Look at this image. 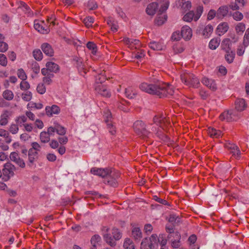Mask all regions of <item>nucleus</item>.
<instances>
[{
  "instance_id": "1",
  "label": "nucleus",
  "mask_w": 249,
  "mask_h": 249,
  "mask_svg": "<svg viewBox=\"0 0 249 249\" xmlns=\"http://www.w3.org/2000/svg\"><path fill=\"white\" fill-rule=\"evenodd\" d=\"M140 89L148 93L157 95L160 98L171 96L175 92L173 86L157 80L150 84L142 83L140 85Z\"/></svg>"
},
{
  "instance_id": "2",
  "label": "nucleus",
  "mask_w": 249,
  "mask_h": 249,
  "mask_svg": "<svg viewBox=\"0 0 249 249\" xmlns=\"http://www.w3.org/2000/svg\"><path fill=\"white\" fill-rule=\"evenodd\" d=\"M153 122L156 125L160 124V127L157 129L156 125L152 126V131L155 132L157 136L162 139L164 137L162 132L163 126L170 123L169 118L165 117L163 114L156 115L153 118Z\"/></svg>"
},
{
  "instance_id": "3",
  "label": "nucleus",
  "mask_w": 249,
  "mask_h": 249,
  "mask_svg": "<svg viewBox=\"0 0 249 249\" xmlns=\"http://www.w3.org/2000/svg\"><path fill=\"white\" fill-rule=\"evenodd\" d=\"M109 228L104 227L102 229L103 236L105 241L111 247H114L116 245L115 240H118L122 237V233L119 230L116 228H113L112 234L113 238L111 237V235L108 233Z\"/></svg>"
},
{
  "instance_id": "4",
  "label": "nucleus",
  "mask_w": 249,
  "mask_h": 249,
  "mask_svg": "<svg viewBox=\"0 0 249 249\" xmlns=\"http://www.w3.org/2000/svg\"><path fill=\"white\" fill-rule=\"evenodd\" d=\"M182 83L189 87L198 88L200 84L198 78L194 74L184 72L180 75Z\"/></svg>"
},
{
  "instance_id": "5",
  "label": "nucleus",
  "mask_w": 249,
  "mask_h": 249,
  "mask_svg": "<svg viewBox=\"0 0 249 249\" xmlns=\"http://www.w3.org/2000/svg\"><path fill=\"white\" fill-rule=\"evenodd\" d=\"M32 148L28 151V165L32 167L36 165L35 162L38 158V152L40 151L41 146L36 142L31 143Z\"/></svg>"
},
{
  "instance_id": "6",
  "label": "nucleus",
  "mask_w": 249,
  "mask_h": 249,
  "mask_svg": "<svg viewBox=\"0 0 249 249\" xmlns=\"http://www.w3.org/2000/svg\"><path fill=\"white\" fill-rule=\"evenodd\" d=\"M133 128L135 132L143 138H148L151 132L146 129L145 124L141 120H137L133 124Z\"/></svg>"
},
{
  "instance_id": "7",
  "label": "nucleus",
  "mask_w": 249,
  "mask_h": 249,
  "mask_svg": "<svg viewBox=\"0 0 249 249\" xmlns=\"http://www.w3.org/2000/svg\"><path fill=\"white\" fill-rule=\"evenodd\" d=\"M241 111L234 108V109L224 111L220 115L219 118L221 121L226 120L227 122L236 121L240 118L241 116Z\"/></svg>"
},
{
  "instance_id": "8",
  "label": "nucleus",
  "mask_w": 249,
  "mask_h": 249,
  "mask_svg": "<svg viewBox=\"0 0 249 249\" xmlns=\"http://www.w3.org/2000/svg\"><path fill=\"white\" fill-rule=\"evenodd\" d=\"M16 170V167L11 163L8 162L4 164L2 169V173L5 181H7L14 175V172Z\"/></svg>"
},
{
  "instance_id": "9",
  "label": "nucleus",
  "mask_w": 249,
  "mask_h": 249,
  "mask_svg": "<svg viewBox=\"0 0 249 249\" xmlns=\"http://www.w3.org/2000/svg\"><path fill=\"white\" fill-rule=\"evenodd\" d=\"M157 243V235L153 234L149 238L143 239L141 245V249H151L153 245Z\"/></svg>"
},
{
  "instance_id": "10",
  "label": "nucleus",
  "mask_w": 249,
  "mask_h": 249,
  "mask_svg": "<svg viewBox=\"0 0 249 249\" xmlns=\"http://www.w3.org/2000/svg\"><path fill=\"white\" fill-rule=\"evenodd\" d=\"M213 27L210 24L206 26L201 25L196 30L197 34L201 35L203 37L209 38L213 32Z\"/></svg>"
},
{
  "instance_id": "11",
  "label": "nucleus",
  "mask_w": 249,
  "mask_h": 249,
  "mask_svg": "<svg viewBox=\"0 0 249 249\" xmlns=\"http://www.w3.org/2000/svg\"><path fill=\"white\" fill-rule=\"evenodd\" d=\"M95 90L102 96L109 97L111 96V93L108 89V88L106 85H103L102 84L97 83L95 84Z\"/></svg>"
},
{
  "instance_id": "12",
  "label": "nucleus",
  "mask_w": 249,
  "mask_h": 249,
  "mask_svg": "<svg viewBox=\"0 0 249 249\" xmlns=\"http://www.w3.org/2000/svg\"><path fill=\"white\" fill-rule=\"evenodd\" d=\"M10 159L11 160L14 162L19 167L24 168L25 167V163L24 160L19 157L18 154L15 152H12L10 155Z\"/></svg>"
},
{
  "instance_id": "13",
  "label": "nucleus",
  "mask_w": 249,
  "mask_h": 249,
  "mask_svg": "<svg viewBox=\"0 0 249 249\" xmlns=\"http://www.w3.org/2000/svg\"><path fill=\"white\" fill-rule=\"evenodd\" d=\"M11 112L8 110H4L0 115V125L5 126L9 122Z\"/></svg>"
},
{
  "instance_id": "14",
  "label": "nucleus",
  "mask_w": 249,
  "mask_h": 249,
  "mask_svg": "<svg viewBox=\"0 0 249 249\" xmlns=\"http://www.w3.org/2000/svg\"><path fill=\"white\" fill-rule=\"evenodd\" d=\"M226 147L232 154V156L235 158H239L240 157L241 152L239 147L233 143H229L226 144Z\"/></svg>"
},
{
  "instance_id": "15",
  "label": "nucleus",
  "mask_w": 249,
  "mask_h": 249,
  "mask_svg": "<svg viewBox=\"0 0 249 249\" xmlns=\"http://www.w3.org/2000/svg\"><path fill=\"white\" fill-rule=\"evenodd\" d=\"M90 172L93 175H97L102 178H105L109 175V169H102L94 167L91 169Z\"/></svg>"
},
{
  "instance_id": "16",
  "label": "nucleus",
  "mask_w": 249,
  "mask_h": 249,
  "mask_svg": "<svg viewBox=\"0 0 249 249\" xmlns=\"http://www.w3.org/2000/svg\"><path fill=\"white\" fill-rule=\"evenodd\" d=\"M41 73L44 76L42 79L43 83L47 85H50L52 83L54 74L53 73L48 72L47 70H45V68L41 69Z\"/></svg>"
},
{
  "instance_id": "17",
  "label": "nucleus",
  "mask_w": 249,
  "mask_h": 249,
  "mask_svg": "<svg viewBox=\"0 0 249 249\" xmlns=\"http://www.w3.org/2000/svg\"><path fill=\"white\" fill-rule=\"evenodd\" d=\"M201 82L203 85L213 91H215L217 89L216 84L212 79L203 77L201 80Z\"/></svg>"
},
{
  "instance_id": "18",
  "label": "nucleus",
  "mask_w": 249,
  "mask_h": 249,
  "mask_svg": "<svg viewBox=\"0 0 249 249\" xmlns=\"http://www.w3.org/2000/svg\"><path fill=\"white\" fill-rule=\"evenodd\" d=\"M181 36L185 40H190L192 36L191 28L188 26L182 27L181 31Z\"/></svg>"
},
{
  "instance_id": "19",
  "label": "nucleus",
  "mask_w": 249,
  "mask_h": 249,
  "mask_svg": "<svg viewBox=\"0 0 249 249\" xmlns=\"http://www.w3.org/2000/svg\"><path fill=\"white\" fill-rule=\"evenodd\" d=\"M175 236L172 237L173 239H170L171 241V246L173 248L178 249L181 246L180 238L181 235L178 232L174 233Z\"/></svg>"
},
{
  "instance_id": "20",
  "label": "nucleus",
  "mask_w": 249,
  "mask_h": 249,
  "mask_svg": "<svg viewBox=\"0 0 249 249\" xmlns=\"http://www.w3.org/2000/svg\"><path fill=\"white\" fill-rule=\"evenodd\" d=\"M46 68H45V70H47L48 72L56 73L59 71V66L53 62H48L46 64Z\"/></svg>"
},
{
  "instance_id": "21",
  "label": "nucleus",
  "mask_w": 249,
  "mask_h": 249,
  "mask_svg": "<svg viewBox=\"0 0 249 249\" xmlns=\"http://www.w3.org/2000/svg\"><path fill=\"white\" fill-rule=\"evenodd\" d=\"M46 113L48 116H52L53 114H58L60 111V108L56 105L52 107L47 106L45 108Z\"/></svg>"
},
{
  "instance_id": "22",
  "label": "nucleus",
  "mask_w": 249,
  "mask_h": 249,
  "mask_svg": "<svg viewBox=\"0 0 249 249\" xmlns=\"http://www.w3.org/2000/svg\"><path fill=\"white\" fill-rule=\"evenodd\" d=\"M41 48L42 51L47 55L52 56L53 55V50L49 44L47 43H43Z\"/></svg>"
},
{
  "instance_id": "23",
  "label": "nucleus",
  "mask_w": 249,
  "mask_h": 249,
  "mask_svg": "<svg viewBox=\"0 0 249 249\" xmlns=\"http://www.w3.org/2000/svg\"><path fill=\"white\" fill-rule=\"evenodd\" d=\"M158 5L156 2L150 3L147 6L146 9V13L150 16L154 15L158 9Z\"/></svg>"
},
{
  "instance_id": "24",
  "label": "nucleus",
  "mask_w": 249,
  "mask_h": 249,
  "mask_svg": "<svg viewBox=\"0 0 249 249\" xmlns=\"http://www.w3.org/2000/svg\"><path fill=\"white\" fill-rule=\"evenodd\" d=\"M246 107V102L243 99H237L235 102V108L239 111L242 112Z\"/></svg>"
},
{
  "instance_id": "25",
  "label": "nucleus",
  "mask_w": 249,
  "mask_h": 249,
  "mask_svg": "<svg viewBox=\"0 0 249 249\" xmlns=\"http://www.w3.org/2000/svg\"><path fill=\"white\" fill-rule=\"evenodd\" d=\"M149 47L153 50L161 51L164 50L165 46L163 43L156 41L150 42L149 43Z\"/></svg>"
},
{
  "instance_id": "26",
  "label": "nucleus",
  "mask_w": 249,
  "mask_h": 249,
  "mask_svg": "<svg viewBox=\"0 0 249 249\" xmlns=\"http://www.w3.org/2000/svg\"><path fill=\"white\" fill-rule=\"evenodd\" d=\"M228 13V7L227 6L220 7L216 12V17L218 18H222L225 17Z\"/></svg>"
},
{
  "instance_id": "27",
  "label": "nucleus",
  "mask_w": 249,
  "mask_h": 249,
  "mask_svg": "<svg viewBox=\"0 0 249 249\" xmlns=\"http://www.w3.org/2000/svg\"><path fill=\"white\" fill-rule=\"evenodd\" d=\"M132 236L135 240H140L142 238V232L139 227L133 228Z\"/></svg>"
},
{
  "instance_id": "28",
  "label": "nucleus",
  "mask_w": 249,
  "mask_h": 249,
  "mask_svg": "<svg viewBox=\"0 0 249 249\" xmlns=\"http://www.w3.org/2000/svg\"><path fill=\"white\" fill-rule=\"evenodd\" d=\"M34 28L38 32L43 34H47L49 32V29L48 28L44 27L42 24L39 23L37 21H35Z\"/></svg>"
},
{
  "instance_id": "29",
  "label": "nucleus",
  "mask_w": 249,
  "mask_h": 249,
  "mask_svg": "<svg viewBox=\"0 0 249 249\" xmlns=\"http://www.w3.org/2000/svg\"><path fill=\"white\" fill-rule=\"evenodd\" d=\"M208 133L209 135L213 138H217L221 136V132L220 130H216L212 127H209Z\"/></svg>"
},
{
  "instance_id": "30",
  "label": "nucleus",
  "mask_w": 249,
  "mask_h": 249,
  "mask_svg": "<svg viewBox=\"0 0 249 249\" xmlns=\"http://www.w3.org/2000/svg\"><path fill=\"white\" fill-rule=\"evenodd\" d=\"M220 42V39L219 38H213L209 42V48L211 49L215 50L218 47Z\"/></svg>"
},
{
  "instance_id": "31",
  "label": "nucleus",
  "mask_w": 249,
  "mask_h": 249,
  "mask_svg": "<svg viewBox=\"0 0 249 249\" xmlns=\"http://www.w3.org/2000/svg\"><path fill=\"white\" fill-rule=\"evenodd\" d=\"M123 247L124 249H135L133 242L129 238H126L124 241Z\"/></svg>"
},
{
  "instance_id": "32",
  "label": "nucleus",
  "mask_w": 249,
  "mask_h": 249,
  "mask_svg": "<svg viewBox=\"0 0 249 249\" xmlns=\"http://www.w3.org/2000/svg\"><path fill=\"white\" fill-rule=\"evenodd\" d=\"M229 29V26L227 22H223L220 24L217 28L218 32L224 34L227 32Z\"/></svg>"
},
{
  "instance_id": "33",
  "label": "nucleus",
  "mask_w": 249,
  "mask_h": 249,
  "mask_svg": "<svg viewBox=\"0 0 249 249\" xmlns=\"http://www.w3.org/2000/svg\"><path fill=\"white\" fill-rule=\"evenodd\" d=\"M226 52V54L225 55L226 60L229 63H232L235 57V53L231 50Z\"/></svg>"
},
{
  "instance_id": "34",
  "label": "nucleus",
  "mask_w": 249,
  "mask_h": 249,
  "mask_svg": "<svg viewBox=\"0 0 249 249\" xmlns=\"http://www.w3.org/2000/svg\"><path fill=\"white\" fill-rule=\"evenodd\" d=\"M2 96L4 99L8 101H11L14 98V93L11 90L6 89L3 92Z\"/></svg>"
},
{
  "instance_id": "35",
  "label": "nucleus",
  "mask_w": 249,
  "mask_h": 249,
  "mask_svg": "<svg viewBox=\"0 0 249 249\" xmlns=\"http://www.w3.org/2000/svg\"><path fill=\"white\" fill-rule=\"evenodd\" d=\"M230 45V40L228 38L224 39L221 43V47L222 48L223 50H225V52H228L229 51L231 50Z\"/></svg>"
},
{
  "instance_id": "36",
  "label": "nucleus",
  "mask_w": 249,
  "mask_h": 249,
  "mask_svg": "<svg viewBox=\"0 0 249 249\" xmlns=\"http://www.w3.org/2000/svg\"><path fill=\"white\" fill-rule=\"evenodd\" d=\"M196 240V236L195 234L191 235L188 238V241L190 243L191 249H199V247L195 245Z\"/></svg>"
},
{
  "instance_id": "37",
  "label": "nucleus",
  "mask_w": 249,
  "mask_h": 249,
  "mask_svg": "<svg viewBox=\"0 0 249 249\" xmlns=\"http://www.w3.org/2000/svg\"><path fill=\"white\" fill-rule=\"evenodd\" d=\"M50 135L45 131L41 132L40 134V139L42 142L47 143L50 141Z\"/></svg>"
},
{
  "instance_id": "38",
  "label": "nucleus",
  "mask_w": 249,
  "mask_h": 249,
  "mask_svg": "<svg viewBox=\"0 0 249 249\" xmlns=\"http://www.w3.org/2000/svg\"><path fill=\"white\" fill-rule=\"evenodd\" d=\"M27 120V118L26 116L22 115L17 117L15 120L16 123L19 126H24L25 124V123L26 122Z\"/></svg>"
},
{
  "instance_id": "39",
  "label": "nucleus",
  "mask_w": 249,
  "mask_h": 249,
  "mask_svg": "<svg viewBox=\"0 0 249 249\" xmlns=\"http://www.w3.org/2000/svg\"><path fill=\"white\" fill-rule=\"evenodd\" d=\"M160 15H159L155 20V23L158 25H161L163 24L165 21L167 20V16L166 15H161L159 14Z\"/></svg>"
},
{
  "instance_id": "40",
  "label": "nucleus",
  "mask_w": 249,
  "mask_h": 249,
  "mask_svg": "<svg viewBox=\"0 0 249 249\" xmlns=\"http://www.w3.org/2000/svg\"><path fill=\"white\" fill-rule=\"evenodd\" d=\"M107 178L106 180H105V182L106 183L107 182V184L113 186V187H116L117 184V180H116V178H112L110 176V175H107V177H106Z\"/></svg>"
},
{
  "instance_id": "41",
  "label": "nucleus",
  "mask_w": 249,
  "mask_h": 249,
  "mask_svg": "<svg viewBox=\"0 0 249 249\" xmlns=\"http://www.w3.org/2000/svg\"><path fill=\"white\" fill-rule=\"evenodd\" d=\"M124 42L127 44L131 45L132 44L138 45L139 43V40L138 39L129 38L128 37H124L123 39Z\"/></svg>"
},
{
  "instance_id": "42",
  "label": "nucleus",
  "mask_w": 249,
  "mask_h": 249,
  "mask_svg": "<svg viewBox=\"0 0 249 249\" xmlns=\"http://www.w3.org/2000/svg\"><path fill=\"white\" fill-rule=\"evenodd\" d=\"M125 94L126 96L130 99H132L135 97L137 93L135 91H133L131 88L125 89Z\"/></svg>"
},
{
  "instance_id": "43",
  "label": "nucleus",
  "mask_w": 249,
  "mask_h": 249,
  "mask_svg": "<svg viewBox=\"0 0 249 249\" xmlns=\"http://www.w3.org/2000/svg\"><path fill=\"white\" fill-rule=\"evenodd\" d=\"M195 14L193 11H190L186 14L183 18L184 21L187 22L191 21L194 17Z\"/></svg>"
},
{
  "instance_id": "44",
  "label": "nucleus",
  "mask_w": 249,
  "mask_h": 249,
  "mask_svg": "<svg viewBox=\"0 0 249 249\" xmlns=\"http://www.w3.org/2000/svg\"><path fill=\"white\" fill-rule=\"evenodd\" d=\"M166 231L169 234L167 236L168 239H170L172 238V237L175 236V233L177 231H174L173 227L172 226H166Z\"/></svg>"
},
{
  "instance_id": "45",
  "label": "nucleus",
  "mask_w": 249,
  "mask_h": 249,
  "mask_svg": "<svg viewBox=\"0 0 249 249\" xmlns=\"http://www.w3.org/2000/svg\"><path fill=\"white\" fill-rule=\"evenodd\" d=\"M33 56L35 59L40 61L42 59V53L39 49L35 50L33 52Z\"/></svg>"
},
{
  "instance_id": "46",
  "label": "nucleus",
  "mask_w": 249,
  "mask_h": 249,
  "mask_svg": "<svg viewBox=\"0 0 249 249\" xmlns=\"http://www.w3.org/2000/svg\"><path fill=\"white\" fill-rule=\"evenodd\" d=\"M181 218L175 214H171L169 218V222L172 223H179L180 222Z\"/></svg>"
},
{
  "instance_id": "47",
  "label": "nucleus",
  "mask_w": 249,
  "mask_h": 249,
  "mask_svg": "<svg viewBox=\"0 0 249 249\" xmlns=\"http://www.w3.org/2000/svg\"><path fill=\"white\" fill-rule=\"evenodd\" d=\"M243 46L247 47L249 45V28L246 31L243 42Z\"/></svg>"
},
{
  "instance_id": "48",
  "label": "nucleus",
  "mask_w": 249,
  "mask_h": 249,
  "mask_svg": "<svg viewBox=\"0 0 249 249\" xmlns=\"http://www.w3.org/2000/svg\"><path fill=\"white\" fill-rule=\"evenodd\" d=\"M87 47L89 49L91 50L92 53L93 54H95L97 52V47L96 44H94L92 42H89L87 44Z\"/></svg>"
},
{
  "instance_id": "49",
  "label": "nucleus",
  "mask_w": 249,
  "mask_h": 249,
  "mask_svg": "<svg viewBox=\"0 0 249 249\" xmlns=\"http://www.w3.org/2000/svg\"><path fill=\"white\" fill-rule=\"evenodd\" d=\"M46 90V87L44 83H40L38 84L36 87V91L38 93L43 94L45 93Z\"/></svg>"
},
{
  "instance_id": "50",
  "label": "nucleus",
  "mask_w": 249,
  "mask_h": 249,
  "mask_svg": "<svg viewBox=\"0 0 249 249\" xmlns=\"http://www.w3.org/2000/svg\"><path fill=\"white\" fill-rule=\"evenodd\" d=\"M83 22L87 27H91L94 22V18L91 17H86L83 20Z\"/></svg>"
},
{
  "instance_id": "51",
  "label": "nucleus",
  "mask_w": 249,
  "mask_h": 249,
  "mask_svg": "<svg viewBox=\"0 0 249 249\" xmlns=\"http://www.w3.org/2000/svg\"><path fill=\"white\" fill-rule=\"evenodd\" d=\"M21 97L24 101L28 102L31 100L32 98V94L31 92L27 91L22 94Z\"/></svg>"
},
{
  "instance_id": "52",
  "label": "nucleus",
  "mask_w": 249,
  "mask_h": 249,
  "mask_svg": "<svg viewBox=\"0 0 249 249\" xmlns=\"http://www.w3.org/2000/svg\"><path fill=\"white\" fill-rule=\"evenodd\" d=\"M18 126L17 124H12L9 128V131L13 134H17L19 130Z\"/></svg>"
},
{
  "instance_id": "53",
  "label": "nucleus",
  "mask_w": 249,
  "mask_h": 249,
  "mask_svg": "<svg viewBox=\"0 0 249 249\" xmlns=\"http://www.w3.org/2000/svg\"><path fill=\"white\" fill-rule=\"evenodd\" d=\"M232 16L234 19H235L236 21H240L242 20L243 18V14L241 12L238 11L234 12L232 14Z\"/></svg>"
},
{
  "instance_id": "54",
  "label": "nucleus",
  "mask_w": 249,
  "mask_h": 249,
  "mask_svg": "<svg viewBox=\"0 0 249 249\" xmlns=\"http://www.w3.org/2000/svg\"><path fill=\"white\" fill-rule=\"evenodd\" d=\"M30 87L29 83L25 80H22L20 84V88L22 90H27L30 89Z\"/></svg>"
},
{
  "instance_id": "55",
  "label": "nucleus",
  "mask_w": 249,
  "mask_h": 249,
  "mask_svg": "<svg viewBox=\"0 0 249 249\" xmlns=\"http://www.w3.org/2000/svg\"><path fill=\"white\" fill-rule=\"evenodd\" d=\"M17 75L18 78L22 80H25L27 78L26 74L25 71L22 69L18 70Z\"/></svg>"
},
{
  "instance_id": "56",
  "label": "nucleus",
  "mask_w": 249,
  "mask_h": 249,
  "mask_svg": "<svg viewBox=\"0 0 249 249\" xmlns=\"http://www.w3.org/2000/svg\"><path fill=\"white\" fill-rule=\"evenodd\" d=\"M245 30V25L243 23H239L235 27V30L237 33H242Z\"/></svg>"
},
{
  "instance_id": "57",
  "label": "nucleus",
  "mask_w": 249,
  "mask_h": 249,
  "mask_svg": "<svg viewBox=\"0 0 249 249\" xmlns=\"http://www.w3.org/2000/svg\"><path fill=\"white\" fill-rule=\"evenodd\" d=\"M169 4V1L167 0H165L164 3L161 6V7L159 10V12L160 15H162V13H163L164 12H165V11L167 10V9L168 8Z\"/></svg>"
},
{
  "instance_id": "58",
  "label": "nucleus",
  "mask_w": 249,
  "mask_h": 249,
  "mask_svg": "<svg viewBox=\"0 0 249 249\" xmlns=\"http://www.w3.org/2000/svg\"><path fill=\"white\" fill-rule=\"evenodd\" d=\"M87 7L90 10H93L97 8V4L96 2L93 0H90L88 2Z\"/></svg>"
},
{
  "instance_id": "59",
  "label": "nucleus",
  "mask_w": 249,
  "mask_h": 249,
  "mask_svg": "<svg viewBox=\"0 0 249 249\" xmlns=\"http://www.w3.org/2000/svg\"><path fill=\"white\" fill-rule=\"evenodd\" d=\"M104 116L105 118V122L107 124L110 123H109L110 121L111 120V118H112L111 113L110 111H109L108 110H107L106 112H105Z\"/></svg>"
},
{
  "instance_id": "60",
  "label": "nucleus",
  "mask_w": 249,
  "mask_h": 249,
  "mask_svg": "<svg viewBox=\"0 0 249 249\" xmlns=\"http://www.w3.org/2000/svg\"><path fill=\"white\" fill-rule=\"evenodd\" d=\"M7 64V60L6 56L3 54H0V65L2 66H6Z\"/></svg>"
},
{
  "instance_id": "61",
  "label": "nucleus",
  "mask_w": 249,
  "mask_h": 249,
  "mask_svg": "<svg viewBox=\"0 0 249 249\" xmlns=\"http://www.w3.org/2000/svg\"><path fill=\"white\" fill-rule=\"evenodd\" d=\"M153 199L156 201H157L160 204H163L165 205H169L168 202L166 200L160 198L159 197L157 196H154Z\"/></svg>"
},
{
  "instance_id": "62",
  "label": "nucleus",
  "mask_w": 249,
  "mask_h": 249,
  "mask_svg": "<svg viewBox=\"0 0 249 249\" xmlns=\"http://www.w3.org/2000/svg\"><path fill=\"white\" fill-rule=\"evenodd\" d=\"M8 49V45L5 42L0 43V52L4 53Z\"/></svg>"
},
{
  "instance_id": "63",
  "label": "nucleus",
  "mask_w": 249,
  "mask_h": 249,
  "mask_svg": "<svg viewBox=\"0 0 249 249\" xmlns=\"http://www.w3.org/2000/svg\"><path fill=\"white\" fill-rule=\"evenodd\" d=\"M181 35L179 32H175L172 34L171 38L173 40L178 41L181 38Z\"/></svg>"
},
{
  "instance_id": "64",
  "label": "nucleus",
  "mask_w": 249,
  "mask_h": 249,
  "mask_svg": "<svg viewBox=\"0 0 249 249\" xmlns=\"http://www.w3.org/2000/svg\"><path fill=\"white\" fill-rule=\"evenodd\" d=\"M101 238L98 235H94L91 239V243L94 246H96V244L100 241Z\"/></svg>"
}]
</instances>
